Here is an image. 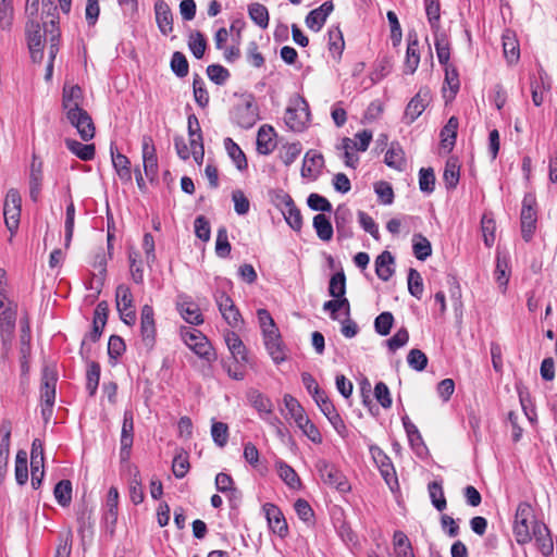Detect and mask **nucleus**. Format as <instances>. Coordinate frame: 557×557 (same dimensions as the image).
I'll return each instance as SVG.
<instances>
[{
	"label": "nucleus",
	"instance_id": "f257e3e1",
	"mask_svg": "<svg viewBox=\"0 0 557 557\" xmlns=\"http://www.w3.org/2000/svg\"><path fill=\"white\" fill-rule=\"evenodd\" d=\"M315 469L324 484L336 488L341 493L350 491L347 478L335 465L320 459L315 463Z\"/></svg>",
	"mask_w": 557,
	"mask_h": 557
},
{
	"label": "nucleus",
	"instance_id": "f03ea898",
	"mask_svg": "<svg viewBox=\"0 0 557 557\" xmlns=\"http://www.w3.org/2000/svg\"><path fill=\"white\" fill-rule=\"evenodd\" d=\"M232 119L234 123L245 129L251 128L257 123L259 120V110L251 95L245 97L234 107Z\"/></svg>",
	"mask_w": 557,
	"mask_h": 557
},
{
	"label": "nucleus",
	"instance_id": "7ed1b4c3",
	"mask_svg": "<svg viewBox=\"0 0 557 557\" xmlns=\"http://www.w3.org/2000/svg\"><path fill=\"white\" fill-rule=\"evenodd\" d=\"M310 120V111L308 102L304 98L295 100L289 106L284 115L286 126L294 132H301L306 128Z\"/></svg>",
	"mask_w": 557,
	"mask_h": 557
},
{
	"label": "nucleus",
	"instance_id": "20e7f679",
	"mask_svg": "<svg viewBox=\"0 0 557 557\" xmlns=\"http://www.w3.org/2000/svg\"><path fill=\"white\" fill-rule=\"evenodd\" d=\"M115 304L121 320L126 325H134L136 322V310L131 288L126 284L117 285L115 289Z\"/></svg>",
	"mask_w": 557,
	"mask_h": 557
},
{
	"label": "nucleus",
	"instance_id": "39448f33",
	"mask_svg": "<svg viewBox=\"0 0 557 557\" xmlns=\"http://www.w3.org/2000/svg\"><path fill=\"white\" fill-rule=\"evenodd\" d=\"M22 210V198L16 188H10L7 193L3 215L7 228L13 234L20 224V216Z\"/></svg>",
	"mask_w": 557,
	"mask_h": 557
},
{
	"label": "nucleus",
	"instance_id": "423d86ee",
	"mask_svg": "<svg viewBox=\"0 0 557 557\" xmlns=\"http://www.w3.org/2000/svg\"><path fill=\"white\" fill-rule=\"evenodd\" d=\"M181 336L184 343L199 357L210 360L212 347L208 338L198 330L190 327H182Z\"/></svg>",
	"mask_w": 557,
	"mask_h": 557
},
{
	"label": "nucleus",
	"instance_id": "0eeeda50",
	"mask_svg": "<svg viewBox=\"0 0 557 557\" xmlns=\"http://www.w3.org/2000/svg\"><path fill=\"white\" fill-rule=\"evenodd\" d=\"M535 198L533 195L528 194L524 196L522 201L520 221H521V234L525 242H530L535 227H536V211L534 209Z\"/></svg>",
	"mask_w": 557,
	"mask_h": 557
},
{
	"label": "nucleus",
	"instance_id": "6e6552de",
	"mask_svg": "<svg viewBox=\"0 0 557 557\" xmlns=\"http://www.w3.org/2000/svg\"><path fill=\"white\" fill-rule=\"evenodd\" d=\"M65 114L70 124L76 128L79 137L84 141H88L94 138L96 127L91 116L85 109H79L72 112L70 111Z\"/></svg>",
	"mask_w": 557,
	"mask_h": 557
},
{
	"label": "nucleus",
	"instance_id": "1a4fd4ad",
	"mask_svg": "<svg viewBox=\"0 0 557 557\" xmlns=\"http://www.w3.org/2000/svg\"><path fill=\"white\" fill-rule=\"evenodd\" d=\"M214 300L225 322L232 327H237L242 322V315L233 299L225 292L218 290Z\"/></svg>",
	"mask_w": 557,
	"mask_h": 557
},
{
	"label": "nucleus",
	"instance_id": "9d476101",
	"mask_svg": "<svg viewBox=\"0 0 557 557\" xmlns=\"http://www.w3.org/2000/svg\"><path fill=\"white\" fill-rule=\"evenodd\" d=\"M141 154L145 175L152 182L158 175V157L153 139L149 135L141 138Z\"/></svg>",
	"mask_w": 557,
	"mask_h": 557
},
{
	"label": "nucleus",
	"instance_id": "9b49d317",
	"mask_svg": "<svg viewBox=\"0 0 557 557\" xmlns=\"http://www.w3.org/2000/svg\"><path fill=\"white\" fill-rule=\"evenodd\" d=\"M431 100V92L429 88L422 87L411 98L407 104L404 113V121L407 124L413 123L425 110Z\"/></svg>",
	"mask_w": 557,
	"mask_h": 557
},
{
	"label": "nucleus",
	"instance_id": "f8f14e48",
	"mask_svg": "<svg viewBox=\"0 0 557 557\" xmlns=\"http://www.w3.org/2000/svg\"><path fill=\"white\" fill-rule=\"evenodd\" d=\"M26 38L32 60L41 63L44 59V39L38 22L30 21L26 24Z\"/></svg>",
	"mask_w": 557,
	"mask_h": 557
},
{
	"label": "nucleus",
	"instance_id": "ddd939ff",
	"mask_svg": "<svg viewBox=\"0 0 557 557\" xmlns=\"http://www.w3.org/2000/svg\"><path fill=\"white\" fill-rule=\"evenodd\" d=\"M370 453L386 484L393 488V484L397 485V476L391 458L379 446H371Z\"/></svg>",
	"mask_w": 557,
	"mask_h": 557
},
{
	"label": "nucleus",
	"instance_id": "4468645a",
	"mask_svg": "<svg viewBox=\"0 0 557 557\" xmlns=\"http://www.w3.org/2000/svg\"><path fill=\"white\" fill-rule=\"evenodd\" d=\"M154 311L150 305H144L140 312V334L145 346L151 348L156 341Z\"/></svg>",
	"mask_w": 557,
	"mask_h": 557
},
{
	"label": "nucleus",
	"instance_id": "2eb2a0df",
	"mask_svg": "<svg viewBox=\"0 0 557 557\" xmlns=\"http://www.w3.org/2000/svg\"><path fill=\"white\" fill-rule=\"evenodd\" d=\"M134 441V418L133 412L126 410L123 416V424L121 431V458L123 460L129 458L131 448Z\"/></svg>",
	"mask_w": 557,
	"mask_h": 557
},
{
	"label": "nucleus",
	"instance_id": "dca6fc26",
	"mask_svg": "<svg viewBox=\"0 0 557 557\" xmlns=\"http://www.w3.org/2000/svg\"><path fill=\"white\" fill-rule=\"evenodd\" d=\"M334 221L338 239L350 238L352 236V230L350 227L352 222V212L348 207L339 205L335 209Z\"/></svg>",
	"mask_w": 557,
	"mask_h": 557
},
{
	"label": "nucleus",
	"instance_id": "f3484780",
	"mask_svg": "<svg viewBox=\"0 0 557 557\" xmlns=\"http://www.w3.org/2000/svg\"><path fill=\"white\" fill-rule=\"evenodd\" d=\"M333 10L332 1H325L319 8L311 10L305 20L307 27L313 32H320Z\"/></svg>",
	"mask_w": 557,
	"mask_h": 557
},
{
	"label": "nucleus",
	"instance_id": "a211bd4d",
	"mask_svg": "<svg viewBox=\"0 0 557 557\" xmlns=\"http://www.w3.org/2000/svg\"><path fill=\"white\" fill-rule=\"evenodd\" d=\"M156 22L160 33L164 36L173 30V14L169 4L164 0H158L154 3Z\"/></svg>",
	"mask_w": 557,
	"mask_h": 557
},
{
	"label": "nucleus",
	"instance_id": "6ab92c4d",
	"mask_svg": "<svg viewBox=\"0 0 557 557\" xmlns=\"http://www.w3.org/2000/svg\"><path fill=\"white\" fill-rule=\"evenodd\" d=\"M83 90L78 85L64 86L62 94V107L65 113L83 109Z\"/></svg>",
	"mask_w": 557,
	"mask_h": 557
},
{
	"label": "nucleus",
	"instance_id": "aec40b11",
	"mask_svg": "<svg viewBox=\"0 0 557 557\" xmlns=\"http://www.w3.org/2000/svg\"><path fill=\"white\" fill-rule=\"evenodd\" d=\"M55 372L48 367L42 370L40 398L42 404H54L55 400Z\"/></svg>",
	"mask_w": 557,
	"mask_h": 557
},
{
	"label": "nucleus",
	"instance_id": "412c9836",
	"mask_svg": "<svg viewBox=\"0 0 557 557\" xmlns=\"http://www.w3.org/2000/svg\"><path fill=\"white\" fill-rule=\"evenodd\" d=\"M181 299L182 300L177 302V309L182 318L193 325L203 323V318L199 307L189 297H181Z\"/></svg>",
	"mask_w": 557,
	"mask_h": 557
},
{
	"label": "nucleus",
	"instance_id": "4be33fe9",
	"mask_svg": "<svg viewBox=\"0 0 557 557\" xmlns=\"http://www.w3.org/2000/svg\"><path fill=\"white\" fill-rule=\"evenodd\" d=\"M265 348L275 363L286 360L285 347L281 341L278 330L271 334L263 335Z\"/></svg>",
	"mask_w": 557,
	"mask_h": 557
},
{
	"label": "nucleus",
	"instance_id": "5701e85b",
	"mask_svg": "<svg viewBox=\"0 0 557 557\" xmlns=\"http://www.w3.org/2000/svg\"><path fill=\"white\" fill-rule=\"evenodd\" d=\"M275 132L274 128L270 125H262L257 134V150L261 154L271 153L275 147Z\"/></svg>",
	"mask_w": 557,
	"mask_h": 557
},
{
	"label": "nucleus",
	"instance_id": "b1692460",
	"mask_svg": "<svg viewBox=\"0 0 557 557\" xmlns=\"http://www.w3.org/2000/svg\"><path fill=\"white\" fill-rule=\"evenodd\" d=\"M533 536L544 556L553 554L554 543L547 524H533Z\"/></svg>",
	"mask_w": 557,
	"mask_h": 557
},
{
	"label": "nucleus",
	"instance_id": "393cba45",
	"mask_svg": "<svg viewBox=\"0 0 557 557\" xmlns=\"http://www.w3.org/2000/svg\"><path fill=\"white\" fill-rule=\"evenodd\" d=\"M225 342L228 350L236 362L247 363L248 355L246 346L244 345L240 337L235 332H227L225 335Z\"/></svg>",
	"mask_w": 557,
	"mask_h": 557
},
{
	"label": "nucleus",
	"instance_id": "a878e982",
	"mask_svg": "<svg viewBox=\"0 0 557 557\" xmlns=\"http://www.w3.org/2000/svg\"><path fill=\"white\" fill-rule=\"evenodd\" d=\"M111 158H112L113 168H114L119 178L124 183H131L132 182V170H131L129 159L125 154H123L119 151H113L112 147H111Z\"/></svg>",
	"mask_w": 557,
	"mask_h": 557
},
{
	"label": "nucleus",
	"instance_id": "bb28decb",
	"mask_svg": "<svg viewBox=\"0 0 557 557\" xmlns=\"http://www.w3.org/2000/svg\"><path fill=\"white\" fill-rule=\"evenodd\" d=\"M394 262L395 259L393 255L387 250H384L376 257L375 273L379 276V278L386 282L393 276L395 272L393 268Z\"/></svg>",
	"mask_w": 557,
	"mask_h": 557
},
{
	"label": "nucleus",
	"instance_id": "cd10ccee",
	"mask_svg": "<svg viewBox=\"0 0 557 557\" xmlns=\"http://www.w3.org/2000/svg\"><path fill=\"white\" fill-rule=\"evenodd\" d=\"M323 164L324 160L321 153H317L315 151H308L305 156L304 164L301 168V175L308 178H315Z\"/></svg>",
	"mask_w": 557,
	"mask_h": 557
},
{
	"label": "nucleus",
	"instance_id": "c85d7f7f",
	"mask_svg": "<svg viewBox=\"0 0 557 557\" xmlns=\"http://www.w3.org/2000/svg\"><path fill=\"white\" fill-rule=\"evenodd\" d=\"M66 148L83 161H90L95 158L96 148L94 144H83L76 139L66 138Z\"/></svg>",
	"mask_w": 557,
	"mask_h": 557
},
{
	"label": "nucleus",
	"instance_id": "c756f323",
	"mask_svg": "<svg viewBox=\"0 0 557 557\" xmlns=\"http://www.w3.org/2000/svg\"><path fill=\"white\" fill-rule=\"evenodd\" d=\"M21 335H20V360H29L32 354V332L28 317L21 319Z\"/></svg>",
	"mask_w": 557,
	"mask_h": 557
},
{
	"label": "nucleus",
	"instance_id": "7c9ffc66",
	"mask_svg": "<svg viewBox=\"0 0 557 557\" xmlns=\"http://www.w3.org/2000/svg\"><path fill=\"white\" fill-rule=\"evenodd\" d=\"M458 119L456 116H451L446 125L441 131V145L442 148L450 151L456 143L457 129H458Z\"/></svg>",
	"mask_w": 557,
	"mask_h": 557
},
{
	"label": "nucleus",
	"instance_id": "2f4dec72",
	"mask_svg": "<svg viewBox=\"0 0 557 557\" xmlns=\"http://www.w3.org/2000/svg\"><path fill=\"white\" fill-rule=\"evenodd\" d=\"M251 406L262 416L273 413V404L269 397L257 389H252L247 395Z\"/></svg>",
	"mask_w": 557,
	"mask_h": 557
},
{
	"label": "nucleus",
	"instance_id": "473e14b6",
	"mask_svg": "<svg viewBox=\"0 0 557 557\" xmlns=\"http://www.w3.org/2000/svg\"><path fill=\"white\" fill-rule=\"evenodd\" d=\"M502 38L505 58L510 64L516 63L520 58L518 40L516 39L513 33L510 30H506Z\"/></svg>",
	"mask_w": 557,
	"mask_h": 557
},
{
	"label": "nucleus",
	"instance_id": "72a5a7b5",
	"mask_svg": "<svg viewBox=\"0 0 557 557\" xmlns=\"http://www.w3.org/2000/svg\"><path fill=\"white\" fill-rule=\"evenodd\" d=\"M313 228L317 236L323 242H330L333 237L334 230L330 219L324 213H319L313 216Z\"/></svg>",
	"mask_w": 557,
	"mask_h": 557
},
{
	"label": "nucleus",
	"instance_id": "f704fd0d",
	"mask_svg": "<svg viewBox=\"0 0 557 557\" xmlns=\"http://www.w3.org/2000/svg\"><path fill=\"white\" fill-rule=\"evenodd\" d=\"M420 63V53H419V44L417 36L413 39H409L407 51H406V60H405V73L413 74L418 65Z\"/></svg>",
	"mask_w": 557,
	"mask_h": 557
},
{
	"label": "nucleus",
	"instance_id": "c9c22d12",
	"mask_svg": "<svg viewBox=\"0 0 557 557\" xmlns=\"http://www.w3.org/2000/svg\"><path fill=\"white\" fill-rule=\"evenodd\" d=\"M276 469L278 476L284 481L286 485H288L293 490L300 488V478L289 465L281 460L276 462Z\"/></svg>",
	"mask_w": 557,
	"mask_h": 557
},
{
	"label": "nucleus",
	"instance_id": "e433bc0d",
	"mask_svg": "<svg viewBox=\"0 0 557 557\" xmlns=\"http://www.w3.org/2000/svg\"><path fill=\"white\" fill-rule=\"evenodd\" d=\"M224 147L228 157L233 160L239 171L248 166L247 159L240 147L230 137L224 139Z\"/></svg>",
	"mask_w": 557,
	"mask_h": 557
},
{
	"label": "nucleus",
	"instance_id": "4c0bfd02",
	"mask_svg": "<svg viewBox=\"0 0 557 557\" xmlns=\"http://www.w3.org/2000/svg\"><path fill=\"white\" fill-rule=\"evenodd\" d=\"M119 492L117 488L111 486L107 494L104 505V522H116L117 520Z\"/></svg>",
	"mask_w": 557,
	"mask_h": 557
},
{
	"label": "nucleus",
	"instance_id": "58836bf2",
	"mask_svg": "<svg viewBox=\"0 0 557 557\" xmlns=\"http://www.w3.org/2000/svg\"><path fill=\"white\" fill-rule=\"evenodd\" d=\"M329 50L333 55L341 57L345 47L343 33L339 26H332L329 29Z\"/></svg>",
	"mask_w": 557,
	"mask_h": 557
},
{
	"label": "nucleus",
	"instance_id": "ea45409f",
	"mask_svg": "<svg viewBox=\"0 0 557 557\" xmlns=\"http://www.w3.org/2000/svg\"><path fill=\"white\" fill-rule=\"evenodd\" d=\"M129 272L132 280L136 284L144 283V270L140 261V255L137 250L131 249L128 251Z\"/></svg>",
	"mask_w": 557,
	"mask_h": 557
},
{
	"label": "nucleus",
	"instance_id": "a19ab883",
	"mask_svg": "<svg viewBox=\"0 0 557 557\" xmlns=\"http://www.w3.org/2000/svg\"><path fill=\"white\" fill-rule=\"evenodd\" d=\"M385 164L389 168L401 170L405 165V158H404V151L394 143L391 145L388 150L385 153Z\"/></svg>",
	"mask_w": 557,
	"mask_h": 557
},
{
	"label": "nucleus",
	"instance_id": "79ce46f5",
	"mask_svg": "<svg viewBox=\"0 0 557 557\" xmlns=\"http://www.w3.org/2000/svg\"><path fill=\"white\" fill-rule=\"evenodd\" d=\"M250 18L261 28L269 26V12L265 5L261 3H252L248 7Z\"/></svg>",
	"mask_w": 557,
	"mask_h": 557
},
{
	"label": "nucleus",
	"instance_id": "37998d69",
	"mask_svg": "<svg viewBox=\"0 0 557 557\" xmlns=\"http://www.w3.org/2000/svg\"><path fill=\"white\" fill-rule=\"evenodd\" d=\"M15 480L20 485H24L28 480L27 453L25 450H18L16 454Z\"/></svg>",
	"mask_w": 557,
	"mask_h": 557
},
{
	"label": "nucleus",
	"instance_id": "c03bdc74",
	"mask_svg": "<svg viewBox=\"0 0 557 557\" xmlns=\"http://www.w3.org/2000/svg\"><path fill=\"white\" fill-rule=\"evenodd\" d=\"M57 502L65 507L70 505L72 500V483L69 480H61L58 482L53 490Z\"/></svg>",
	"mask_w": 557,
	"mask_h": 557
},
{
	"label": "nucleus",
	"instance_id": "a18cd8bd",
	"mask_svg": "<svg viewBox=\"0 0 557 557\" xmlns=\"http://www.w3.org/2000/svg\"><path fill=\"white\" fill-rule=\"evenodd\" d=\"M329 294L333 297H343L346 294V276L343 270L331 276Z\"/></svg>",
	"mask_w": 557,
	"mask_h": 557
},
{
	"label": "nucleus",
	"instance_id": "49530a36",
	"mask_svg": "<svg viewBox=\"0 0 557 557\" xmlns=\"http://www.w3.org/2000/svg\"><path fill=\"white\" fill-rule=\"evenodd\" d=\"M282 214L286 221V223L294 230L299 232L302 227V215L300 210L296 207L295 202L293 205L283 209Z\"/></svg>",
	"mask_w": 557,
	"mask_h": 557
},
{
	"label": "nucleus",
	"instance_id": "de8ad7c7",
	"mask_svg": "<svg viewBox=\"0 0 557 557\" xmlns=\"http://www.w3.org/2000/svg\"><path fill=\"white\" fill-rule=\"evenodd\" d=\"M284 405L295 423H301L306 417L305 410L299 401L289 394L284 395Z\"/></svg>",
	"mask_w": 557,
	"mask_h": 557
},
{
	"label": "nucleus",
	"instance_id": "09e8293b",
	"mask_svg": "<svg viewBox=\"0 0 557 557\" xmlns=\"http://www.w3.org/2000/svg\"><path fill=\"white\" fill-rule=\"evenodd\" d=\"M356 147H357L356 141H354L352 139H350L348 137L343 138L342 145L338 147L339 149H342L344 151L345 164L352 169L356 168V165L359 161L358 156L355 153V150H357Z\"/></svg>",
	"mask_w": 557,
	"mask_h": 557
},
{
	"label": "nucleus",
	"instance_id": "8fccbe9b",
	"mask_svg": "<svg viewBox=\"0 0 557 557\" xmlns=\"http://www.w3.org/2000/svg\"><path fill=\"white\" fill-rule=\"evenodd\" d=\"M484 244L492 247L495 242L496 223L492 214L484 213L481 220Z\"/></svg>",
	"mask_w": 557,
	"mask_h": 557
},
{
	"label": "nucleus",
	"instance_id": "3c124183",
	"mask_svg": "<svg viewBox=\"0 0 557 557\" xmlns=\"http://www.w3.org/2000/svg\"><path fill=\"white\" fill-rule=\"evenodd\" d=\"M170 66L173 73L180 78L187 76L189 71L188 61L185 54L180 51H175L172 54Z\"/></svg>",
	"mask_w": 557,
	"mask_h": 557
},
{
	"label": "nucleus",
	"instance_id": "603ef678",
	"mask_svg": "<svg viewBox=\"0 0 557 557\" xmlns=\"http://www.w3.org/2000/svg\"><path fill=\"white\" fill-rule=\"evenodd\" d=\"M188 48L196 59H201L207 48L205 36L198 30L191 33L188 39Z\"/></svg>",
	"mask_w": 557,
	"mask_h": 557
},
{
	"label": "nucleus",
	"instance_id": "864d4df0",
	"mask_svg": "<svg viewBox=\"0 0 557 557\" xmlns=\"http://www.w3.org/2000/svg\"><path fill=\"white\" fill-rule=\"evenodd\" d=\"M408 290L411 296L421 299L423 294V281L421 274L413 268L408 271Z\"/></svg>",
	"mask_w": 557,
	"mask_h": 557
},
{
	"label": "nucleus",
	"instance_id": "5fc2aeb1",
	"mask_svg": "<svg viewBox=\"0 0 557 557\" xmlns=\"http://www.w3.org/2000/svg\"><path fill=\"white\" fill-rule=\"evenodd\" d=\"M193 89L196 103L201 108H206L209 103V94L202 78L198 74L194 75Z\"/></svg>",
	"mask_w": 557,
	"mask_h": 557
},
{
	"label": "nucleus",
	"instance_id": "6e6d98bb",
	"mask_svg": "<svg viewBox=\"0 0 557 557\" xmlns=\"http://www.w3.org/2000/svg\"><path fill=\"white\" fill-rule=\"evenodd\" d=\"M15 326H0L1 356L7 358L13 346Z\"/></svg>",
	"mask_w": 557,
	"mask_h": 557
},
{
	"label": "nucleus",
	"instance_id": "4d7b16f0",
	"mask_svg": "<svg viewBox=\"0 0 557 557\" xmlns=\"http://www.w3.org/2000/svg\"><path fill=\"white\" fill-rule=\"evenodd\" d=\"M394 323V315L389 311L380 313L374 320V330L381 336L389 334Z\"/></svg>",
	"mask_w": 557,
	"mask_h": 557
},
{
	"label": "nucleus",
	"instance_id": "13d9d810",
	"mask_svg": "<svg viewBox=\"0 0 557 557\" xmlns=\"http://www.w3.org/2000/svg\"><path fill=\"white\" fill-rule=\"evenodd\" d=\"M86 379V389L88 391L90 396H94L96 394L100 380V366L98 362L92 361L89 363Z\"/></svg>",
	"mask_w": 557,
	"mask_h": 557
},
{
	"label": "nucleus",
	"instance_id": "bf43d9fd",
	"mask_svg": "<svg viewBox=\"0 0 557 557\" xmlns=\"http://www.w3.org/2000/svg\"><path fill=\"white\" fill-rule=\"evenodd\" d=\"M407 362L412 370L421 372L428 366V357L422 350L412 348L407 355Z\"/></svg>",
	"mask_w": 557,
	"mask_h": 557
},
{
	"label": "nucleus",
	"instance_id": "052dcab7",
	"mask_svg": "<svg viewBox=\"0 0 557 557\" xmlns=\"http://www.w3.org/2000/svg\"><path fill=\"white\" fill-rule=\"evenodd\" d=\"M232 246L228 242L227 231L224 226L220 227L216 233L215 253L221 258L230 256Z\"/></svg>",
	"mask_w": 557,
	"mask_h": 557
},
{
	"label": "nucleus",
	"instance_id": "680f3d73",
	"mask_svg": "<svg viewBox=\"0 0 557 557\" xmlns=\"http://www.w3.org/2000/svg\"><path fill=\"white\" fill-rule=\"evenodd\" d=\"M311 442L315 444L322 443V435L315 424L306 416L301 423L296 424Z\"/></svg>",
	"mask_w": 557,
	"mask_h": 557
},
{
	"label": "nucleus",
	"instance_id": "e2e57ef3",
	"mask_svg": "<svg viewBox=\"0 0 557 557\" xmlns=\"http://www.w3.org/2000/svg\"><path fill=\"white\" fill-rule=\"evenodd\" d=\"M14 10L12 0H0V27L10 29L13 24Z\"/></svg>",
	"mask_w": 557,
	"mask_h": 557
},
{
	"label": "nucleus",
	"instance_id": "0e129e2a",
	"mask_svg": "<svg viewBox=\"0 0 557 557\" xmlns=\"http://www.w3.org/2000/svg\"><path fill=\"white\" fill-rule=\"evenodd\" d=\"M211 436L219 447H224L228 440V426L226 423L213 421L211 425Z\"/></svg>",
	"mask_w": 557,
	"mask_h": 557
},
{
	"label": "nucleus",
	"instance_id": "69168bd1",
	"mask_svg": "<svg viewBox=\"0 0 557 557\" xmlns=\"http://www.w3.org/2000/svg\"><path fill=\"white\" fill-rule=\"evenodd\" d=\"M419 187L420 190L426 194H431L435 187V175L431 168H422L419 171Z\"/></svg>",
	"mask_w": 557,
	"mask_h": 557
},
{
	"label": "nucleus",
	"instance_id": "338daca9",
	"mask_svg": "<svg viewBox=\"0 0 557 557\" xmlns=\"http://www.w3.org/2000/svg\"><path fill=\"white\" fill-rule=\"evenodd\" d=\"M414 238L418 240L413 243V253L418 260L423 261L432 253L431 243L422 235H416Z\"/></svg>",
	"mask_w": 557,
	"mask_h": 557
},
{
	"label": "nucleus",
	"instance_id": "774afa93",
	"mask_svg": "<svg viewBox=\"0 0 557 557\" xmlns=\"http://www.w3.org/2000/svg\"><path fill=\"white\" fill-rule=\"evenodd\" d=\"M73 533L67 529L60 535V543L57 546L54 557H70L72 552Z\"/></svg>",
	"mask_w": 557,
	"mask_h": 557
}]
</instances>
